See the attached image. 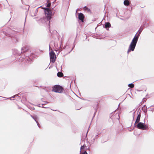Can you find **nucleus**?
Here are the masks:
<instances>
[{"label": "nucleus", "instance_id": "1", "mask_svg": "<svg viewBox=\"0 0 154 154\" xmlns=\"http://www.w3.org/2000/svg\"><path fill=\"white\" fill-rule=\"evenodd\" d=\"M139 35H135L132 40L128 51V53L131 51H134L138 38Z\"/></svg>", "mask_w": 154, "mask_h": 154}, {"label": "nucleus", "instance_id": "10", "mask_svg": "<svg viewBox=\"0 0 154 154\" xmlns=\"http://www.w3.org/2000/svg\"><path fill=\"white\" fill-rule=\"evenodd\" d=\"M57 75L59 77H61L63 76V74L62 73L60 72H59L57 73Z\"/></svg>", "mask_w": 154, "mask_h": 154}, {"label": "nucleus", "instance_id": "6", "mask_svg": "<svg viewBox=\"0 0 154 154\" xmlns=\"http://www.w3.org/2000/svg\"><path fill=\"white\" fill-rule=\"evenodd\" d=\"M79 19L81 20L82 22H83V19L84 18V16L83 15V14L81 13H80L79 14Z\"/></svg>", "mask_w": 154, "mask_h": 154}, {"label": "nucleus", "instance_id": "2", "mask_svg": "<svg viewBox=\"0 0 154 154\" xmlns=\"http://www.w3.org/2000/svg\"><path fill=\"white\" fill-rule=\"evenodd\" d=\"M41 7L42 8L45 10V16L48 20H50L51 18V16L52 13L50 9L45 8Z\"/></svg>", "mask_w": 154, "mask_h": 154}, {"label": "nucleus", "instance_id": "3", "mask_svg": "<svg viewBox=\"0 0 154 154\" xmlns=\"http://www.w3.org/2000/svg\"><path fill=\"white\" fill-rule=\"evenodd\" d=\"M52 91L60 93L63 91V88L59 85H55L53 87Z\"/></svg>", "mask_w": 154, "mask_h": 154}, {"label": "nucleus", "instance_id": "9", "mask_svg": "<svg viewBox=\"0 0 154 154\" xmlns=\"http://www.w3.org/2000/svg\"><path fill=\"white\" fill-rule=\"evenodd\" d=\"M111 26L110 24L108 22L106 23H105V26L106 28L109 27Z\"/></svg>", "mask_w": 154, "mask_h": 154}, {"label": "nucleus", "instance_id": "5", "mask_svg": "<svg viewBox=\"0 0 154 154\" xmlns=\"http://www.w3.org/2000/svg\"><path fill=\"white\" fill-rule=\"evenodd\" d=\"M137 128L140 129L144 130L146 129V126L144 124L142 123L139 122L137 125Z\"/></svg>", "mask_w": 154, "mask_h": 154}, {"label": "nucleus", "instance_id": "4", "mask_svg": "<svg viewBox=\"0 0 154 154\" xmlns=\"http://www.w3.org/2000/svg\"><path fill=\"white\" fill-rule=\"evenodd\" d=\"M50 60L51 62L53 63L55 62L56 60V55L53 51H52L50 52Z\"/></svg>", "mask_w": 154, "mask_h": 154}, {"label": "nucleus", "instance_id": "15", "mask_svg": "<svg viewBox=\"0 0 154 154\" xmlns=\"http://www.w3.org/2000/svg\"><path fill=\"white\" fill-rule=\"evenodd\" d=\"M87 8L86 7H85L84 8V9H86Z\"/></svg>", "mask_w": 154, "mask_h": 154}, {"label": "nucleus", "instance_id": "11", "mask_svg": "<svg viewBox=\"0 0 154 154\" xmlns=\"http://www.w3.org/2000/svg\"><path fill=\"white\" fill-rule=\"evenodd\" d=\"M128 86L130 88H132L134 87V85L133 84H131L128 85Z\"/></svg>", "mask_w": 154, "mask_h": 154}, {"label": "nucleus", "instance_id": "8", "mask_svg": "<svg viewBox=\"0 0 154 154\" xmlns=\"http://www.w3.org/2000/svg\"><path fill=\"white\" fill-rule=\"evenodd\" d=\"M124 4L127 6H128L129 5V2L128 0H126L124 1Z\"/></svg>", "mask_w": 154, "mask_h": 154}, {"label": "nucleus", "instance_id": "12", "mask_svg": "<svg viewBox=\"0 0 154 154\" xmlns=\"http://www.w3.org/2000/svg\"><path fill=\"white\" fill-rule=\"evenodd\" d=\"M85 146V145L82 146L81 147V150H82L84 149Z\"/></svg>", "mask_w": 154, "mask_h": 154}, {"label": "nucleus", "instance_id": "7", "mask_svg": "<svg viewBox=\"0 0 154 154\" xmlns=\"http://www.w3.org/2000/svg\"><path fill=\"white\" fill-rule=\"evenodd\" d=\"M140 114H139L137 117V119H136V121L135 122V123H137L140 120Z\"/></svg>", "mask_w": 154, "mask_h": 154}, {"label": "nucleus", "instance_id": "13", "mask_svg": "<svg viewBox=\"0 0 154 154\" xmlns=\"http://www.w3.org/2000/svg\"><path fill=\"white\" fill-rule=\"evenodd\" d=\"M51 5V3L50 2H48L47 5V7H49Z\"/></svg>", "mask_w": 154, "mask_h": 154}, {"label": "nucleus", "instance_id": "14", "mask_svg": "<svg viewBox=\"0 0 154 154\" xmlns=\"http://www.w3.org/2000/svg\"><path fill=\"white\" fill-rule=\"evenodd\" d=\"M81 154H88L86 151H85L84 152L82 153Z\"/></svg>", "mask_w": 154, "mask_h": 154}]
</instances>
